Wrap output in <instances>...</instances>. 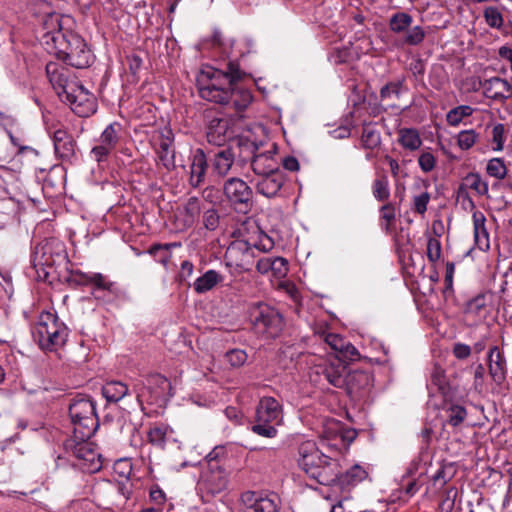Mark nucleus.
<instances>
[{"mask_svg":"<svg viewBox=\"0 0 512 512\" xmlns=\"http://www.w3.org/2000/svg\"><path fill=\"white\" fill-rule=\"evenodd\" d=\"M251 323L256 333L274 338L278 336L283 327L281 314L267 304H258L251 309Z\"/></svg>","mask_w":512,"mask_h":512,"instance_id":"obj_7","label":"nucleus"},{"mask_svg":"<svg viewBox=\"0 0 512 512\" xmlns=\"http://www.w3.org/2000/svg\"><path fill=\"white\" fill-rule=\"evenodd\" d=\"M370 382V377L366 372L363 371H348V381L347 385L344 387L346 388L350 393L363 388L365 386H368Z\"/></svg>","mask_w":512,"mask_h":512,"instance_id":"obj_38","label":"nucleus"},{"mask_svg":"<svg viewBox=\"0 0 512 512\" xmlns=\"http://www.w3.org/2000/svg\"><path fill=\"white\" fill-rule=\"evenodd\" d=\"M155 151L159 162L167 171L176 168L174 134L171 129L165 128L160 132L158 148Z\"/></svg>","mask_w":512,"mask_h":512,"instance_id":"obj_20","label":"nucleus"},{"mask_svg":"<svg viewBox=\"0 0 512 512\" xmlns=\"http://www.w3.org/2000/svg\"><path fill=\"white\" fill-rule=\"evenodd\" d=\"M284 183V175L281 170L260 175L255 183L256 191L265 197L271 198L277 195Z\"/></svg>","mask_w":512,"mask_h":512,"instance_id":"obj_24","label":"nucleus"},{"mask_svg":"<svg viewBox=\"0 0 512 512\" xmlns=\"http://www.w3.org/2000/svg\"><path fill=\"white\" fill-rule=\"evenodd\" d=\"M455 475V468L452 463L442 464L436 473L432 476V482L435 487L442 488Z\"/></svg>","mask_w":512,"mask_h":512,"instance_id":"obj_36","label":"nucleus"},{"mask_svg":"<svg viewBox=\"0 0 512 512\" xmlns=\"http://www.w3.org/2000/svg\"><path fill=\"white\" fill-rule=\"evenodd\" d=\"M234 137L232 121L229 118H212L206 126L207 142L214 146H223Z\"/></svg>","mask_w":512,"mask_h":512,"instance_id":"obj_18","label":"nucleus"},{"mask_svg":"<svg viewBox=\"0 0 512 512\" xmlns=\"http://www.w3.org/2000/svg\"><path fill=\"white\" fill-rule=\"evenodd\" d=\"M405 90L404 80L392 81L384 85L380 90L381 100H390L392 98H399Z\"/></svg>","mask_w":512,"mask_h":512,"instance_id":"obj_41","label":"nucleus"},{"mask_svg":"<svg viewBox=\"0 0 512 512\" xmlns=\"http://www.w3.org/2000/svg\"><path fill=\"white\" fill-rule=\"evenodd\" d=\"M478 134L475 130H463L458 133L457 144L462 150L470 149L477 141Z\"/></svg>","mask_w":512,"mask_h":512,"instance_id":"obj_47","label":"nucleus"},{"mask_svg":"<svg viewBox=\"0 0 512 512\" xmlns=\"http://www.w3.org/2000/svg\"><path fill=\"white\" fill-rule=\"evenodd\" d=\"M380 217L384 221V223H381V227L386 232H389L391 230V227H392L395 219H396L395 205L391 202L384 204L380 208Z\"/></svg>","mask_w":512,"mask_h":512,"instance_id":"obj_44","label":"nucleus"},{"mask_svg":"<svg viewBox=\"0 0 512 512\" xmlns=\"http://www.w3.org/2000/svg\"><path fill=\"white\" fill-rule=\"evenodd\" d=\"M413 18L406 12H398L391 16L389 28L396 34L405 32L403 43L410 46H417L423 42L426 33L421 26L411 27Z\"/></svg>","mask_w":512,"mask_h":512,"instance_id":"obj_13","label":"nucleus"},{"mask_svg":"<svg viewBox=\"0 0 512 512\" xmlns=\"http://www.w3.org/2000/svg\"><path fill=\"white\" fill-rule=\"evenodd\" d=\"M223 193L235 211L246 214L251 210L253 206V191L241 178H228L223 184Z\"/></svg>","mask_w":512,"mask_h":512,"instance_id":"obj_9","label":"nucleus"},{"mask_svg":"<svg viewBox=\"0 0 512 512\" xmlns=\"http://www.w3.org/2000/svg\"><path fill=\"white\" fill-rule=\"evenodd\" d=\"M170 389V382L162 375L154 374L147 378V383L140 388L139 385L134 387L137 401L142 404L143 401L154 403L163 397L167 390Z\"/></svg>","mask_w":512,"mask_h":512,"instance_id":"obj_16","label":"nucleus"},{"mask_svg":"<svg viewBox=\"0 0 512 512\" xmlns=\"http://www.w3.org/2000/svg\"><path fill=\"white\" fill-rule=\"evenodd\" d=\"M471 347L464 343H456L453 347V355L459 359H467L471 355Z\"/></svg>","mask_w":512,"mask_h":512,"instance_id":"obj_59","label":"nucleus"},{"mask_svg":"<svg viewBox=\"0 0 512 512\" xmlns=\"http://www.w3.org/2000/svg\"><path fill=\"white\" fill-rule=\"evenodd\" d=\"M324 341L331 347L335 352H341L344 350L346 340L338 334L328 333L325 336Z\"/></svg>","mask_w":512,"mask_h":512,"instance_id":"obj_55","label":"nucleus"},{"mask_svg":"<svg viewBox=\"0 0 512 512\" xmlns=\"http://www.w3.org/2000/svg\"><path fill=\"white\" fill-rule=\"evenodd\" d=\"M430 380L439 390L444 389L446 385L444 370L439 366H435L431 372Z\"/></svg>","mask_w":512,"mask_h":512,"instance_id":"obj_57","label":"nucleus"},{"mask_svg":"<svg viewBox=\"0 0 512 512\" xmlns=\"http://www.w3.org/2000/svg\"><path fill=\"white\" fill-rule=\"evenodd\" d=\"M203 223L208 230L216 229L219 223V215L217 211L215 209L206 210L203 216Z\"/></svg>","mask_w":512,"mask_h":512,"instance_id":"obj_56","label":"nucleus"},{"mask_svg":"<svg viewBox=\"0 0 512 512\" xmlns=\"http://www.w3.org/2000/svg\"><path fill=\"white\" fill-rule=\"evenodd\" d=\"M227 362L234 368L243 366L247 361V354L241 349H232L225 354Z\"/></svg>","mask_w":512,"mask_h":512,"instance_id":"obj_49","label":"nucleus"},{"mask_svg":"<svg viewBox=\"0 0 512 512\" xmlns=\"http://www.w3.org/2000/svg\"><path fill=\"white\" fill-rule=\"evenodd\" d=\"M189 161V184L193 188H197L204 183L210 162H208L207 157L201 148H197L191 153Z\"/></svg>","mask_w":512,"mask_h":512,"instance_id":"obj_22","label":"nucleus"},{"mask_svg":"<svg viewBox=\"0 0 512 512\" xmlns=\"http://www.w3.org/2000/svg\"><path fill=\"white\" fill-rule=\"evenodd\" d=\"M69 415L78 439H89L96 431L98 418L95 404L86 395H77L69 404Z\"/></svg>","mask_w":512,"mask_h":512,"instance_id":"obj_5","label":"nucleus"},{"mask_svg":"<svg viewBox=\"0 0 512 512\" xmlns=\"http://www.w3.org/2000/svg\"><path fill=\"white\" fill-rule=\"evenodd\" d=\"M212 174L224 178L235 172V155L231 148H225L217 151L209 160Z\"/></svg>","mask_w":512,"mask_h":512,"instance_id":"obj_23","label":"nucleus"},{"mask_svg":"<svg viewBox=\"0 0 512 512\" xmlns=\"http://www.w3.org/2000/svg\"><path fill=\"white\" fill-rule=\"evenodd\" d=\"M242 71L235 62H229L225 71L205 66L197 76V87L202 99L219 105H230L237 112L245 110L252 101L248 89L238 87Z\"/></svg>","mask_w":512,"mask_h":512,"instance_id":"obj_1","label":"nucleus"},{"mask_svg":"<svg viewBox=\"0 0 512 512\" xmlns=\"http://www.w3.org/2000/svg\"><path fill=\"white\" fill-rule=\"evenodd\" d=\"M86 440L69 441L66 447L71 449L73 456L77 459V466L87 473H96L102 468L101 454Z\"/></svg>","mask_w":512,"mask_h":512,"instance_id":"obj_12","label":"nucleus"},{"mask_svg":"<svg viewBox=\"0 0 512 512\" xmlns=\"http://www.w3.org/2000/svg\"><path fill=\"white\" fill-rule=\"evenodd\" d=\"M298 466L321 485H331L338 473V459L322 453L315 442L305 441L298 448Z\"/></svg>","mask_w":512,"mask_h":512,"instance_id":"obj_3","label":"nucleus"},{"mask_svg":"<svg viewBox=\"0 0 512 512\" xmlns=\"http://www.w3.org/2000/svg\"><path fill=\"white\" fill-rule=\"evenodd\" d=\"M473 111V108L469 105H460L447 113L446 120L449 125L457 126L464 118L471 116Z\"/></svg>","mask_w":512,"mask_h":512,"instance_id":"obj_40","label":"nucleus"},{"mask_svg":"<svg viewBox=\"0 0 512 512\" xmlns=\"http://www.w3.org/2000/svg\"><path fill=\"white\" fill-rule=\"evenodd\" d=\"M283 421L281 404L273 397H262L256 407L255 423L251 431L259 436L274 438L276 426Z\"/></svg>","mask_w":512,"mask_h":512,"instance_id":"obj_6","label":"nucleus"},{"mask_svg":"<svg viewBox=\"0 0 512 512\" xmlns=\"http://www.w3.org/2000/svg\"><path fill=\"white\" fill-rule=\"evenodd\" d=\"M241 500L250 512H278L279 498L275 493L246 491Z\"/></svg>","mask_w":512,"mask_h":512,"instance_id":"obj_17","label":"nucleus"},{"mask_svg":"<svg viewBox=\"0 0 512 512\" xmlns=\"http://www.w3.org/2000/svg\"><path fill=\"white\" fill-rule=\"evenodd\" d=\"M183 225L192 227L198 220L201 213V202L197 197H191L187 200L182 209Z\"/></svg>","mask_w":512,"mask_h":512,"instance_id":"obj_32","label":"nucleus"},{"mask_svg":"<svg viewBox=\"0 0 512 512\" xmlns=\"http://www.w3.org/2000/svg\"><path fill=\"white\" fill-rule=\"evenodd\" d=\"M486 23L492 28H501L503 26V16L498 8L489 6L484 10Z\"/></svg>","mask_w":512,"mask_h":512,"instance_id":"obj_48","label":"nucleus"},{"mask_svg":"<svg viewBox=\"0 0 512 512\" xmlns=\"http://www.w3.org/2000/svg\"><path fill=\"white\" fill-rule=\"evenodd\" d=\"M430 198H431V196L427 191L421 192L420 194L415 195L413 197L412 209L416 213L423 215L427 210V205L430 201Z\"/></svg>","mask_w":512,"mask_h":512,"instance_id":"obj_50","label":"nucleus"},{"mask_svg":"<svg viewBox=\"0 0 512 512\" xmlns=\"http://www.w3.org/2000/svg\"><path fill=\"white\" fill-rule=\"evenodd\" d=\"M483 89L485 94L493 99L508 98L512 95V85L507 80L499 77L485 80Z\"/></svg>","mask_w":512,"mask_h":512,"instance_id":"obj_29","label":"nucleus"},{"mask_svg":"<svg viewBox=\"0 0 512 512\" xmlns=\"http://www.w3.org/2000/svg\"><path fill=\"white\" fill-rule=\"evenodd\" d=\"M288 272V262L283 257H274L271 273L276 278H283Z\"/></svg>","mask_w":512,"mask_h":512,"instance_id":"obj_51","label":"nucleus"},{"mask_svg":"<svg viewBox=\"0 0 512 512\" xmlns=\"http://www.w3.org/2000/svg\"><path fill=\"white\" fill-rule=\"evenodd\" d=\"M203 484L207 492L212 495L219 494L227 489V474L220 468L211 469L204 475Z\"/></svg>","mask_w":512,"mask_h":512,"instance_id":"obj_27","label":"nucleus"},{"mask_svg":"<svg viewBox=\"0 0 512 512\" xmlns=\"http://www.w3.org/2000/svg\"><path fill=\"white\" fill-rule=\"evenodd\" d=\"M399 143L405 149L414 151L421 146L422 140L415 129L403 128L399 131Z\"/></svg>","mask_w":512,"mask_h":512,"instance_id":"obj_35","label":"nucleus"},{"mask_svg":"<svg viewBox=\"0 0 512 512\" xmlns=\"http://www.w3.org/2000/svg\"><path fill=\"white\" fill-rule=\"evenodd\" d=\"M508 169L502 158H492L487 162L486 173L497 180H503Z\"/></svg>","mask_w":512,"mask_h":512,"instance_id":"obj_39","label":"nucleus"},{"mask_svg":"<svg viewBox=\"0 0 512 512\" xmlns=\"http://www.w3.org/2000/svg\"><path fill=\"white\" fill-rule=\"evenodd\" d=\"M447 423L453 427L459 426L466 418L467 411L463 406L451 405L447 410Z\"/></svg>","mask_w":512,"mask_h":512,"instance_id":"obj_45","label":"nucleus"},{"mask_svg":"<svg viewBox=\"0 0 512 512\" xmlns=\"http://www.w3.org/2000/svg\"><path fill=\"white\" fill-rule=\"evenodd\" d=\"M488 361L490 376L494 382L501 384L506 378L507 364L503 353H501L497 346H494L490 349Z\"/></svg>","mask_w":512,"mask_h":512,"instance_id":"obj_25","label":"nucleus"},{"mask_svg":"<svg viewBox=\"0 0 512 512\" xmlns=\"http://www.w3.org/2000/svg\"><path fill=\"white\" fill-rule=\"evenodd\" d=\"M312 375L318 377L313 380L319 384L326 381L336 388H344L348 381V368L338 357L321 359L312 368Z\"/></svg>","mask_w":512,"mask_h":512,"instance_id":"obj_8","label":"nucleus"},{"mask_svg":"<svg viewBox=\"0 0 512 512\" xmlns=\"http://www.w3.org/2000/svg\"><path fill=\"white\" fill-rule=\"evenodd\" d=\"M121 125L119 123L109 124L101 133L97 144L91 150V156L98 163L107 160L119 142Z\"/></svg>","mask_w":512,"mask_h":512,"instance_id":"obj_15","label":"nucleus"},{"mask_svg":"<svg viewBox=\"0 0 512 512\" xmlns=\"http://www.w3.org/2000/svg\"><path fill=\"white\" fill-rule=\"evenodd\" d=\"M273 260L274 257L270 256L260 258L256 264L257 271L261 274H267L271 272L273 268Z\"/></svg>","mask_w":512,"mask_h":512,"instance_id":"obj_60","label":"nucleus"},{"mask_svg":"<svg viewBox=\"0 0 512 512\" xmlns=\"http://www.w3.org/2000/svg\"><path fill=\"white\" fill-rule=\"evenodd\" d=\"M473 220V234L475 245L481 251H487L490 248L489 232L486 228V217L478 210L472 214Z\"/></svg>","mask_w":512,"mask_h":512,"instance_id":"obj_26","label":"nucleus"},{"mask_svg":"<svg viewBox=\"0 0 512 512\" xmlns=\"http://www.w3.org/2000/svg\"><path fill=\"white\" fill-rule=\"evenodd\" d=\"M150 499L155 504L162 505L166 500L165 493L159 487H154L150 490Z\"/></svg>","mask_w":512,"mask_h":512,"instance_id":"obj_62","label":"nucleus"},{"mask_svg":"<svg viewBox=\"0 0 512 512\" xmlns=\"http://www.w3.org/2000/svg\"><path fill=\"white\" fill-rule=\"evenodd\" d=\"M464 186L474 190L478 195L488 193V183L483 181L479 173H469L464 178Z\"/></svg>","mask_w":512,"mask_h":512,"instance_id":"obj_42","label":"nucleus"},{"mask_svg":"<svg viewBox=\"0 0 512 512\" xmlns=\"http://www.w3.org/2000/svg\"><path fill=\"white\" fill-rule=\"evenodd\" d=\"M491 142L493 144L492 150L499 152L504 149L505 143V127L503 124L498 123L492 128Z\"/></svg>","mask_w":512,"mask_h":512,"instance_id":"obj_46","label":"nucleus"},{"mask_svg":"<svg viewBox=\"0 0 512 512\" xmlns=\"http://www.w3.org/2000/svg\"><path fill=\"white\" fill-rule=\"evenodd\" d=\"M46 74L60 98L69 90L70 85L77 82L71 79L70 70L57 62L46 64Z\"/></svg>","mask_w":512,"mask_h":512,"instance_id":"obj_19","label":"nucleus"},{"mask_svg":"<svg viewBox=\"0 0 512 512\" xmlns=\"http://www.w3.org/2000/svg\"><path fill=\"white\" fill-rule=\"evenodd\" d=\"M34 341L46 351L62 347L68 338V328L55 313L42 312L33 331Z\"/></svg>","mask_w":512,"mask_h":512,"instance_id":"obj_4","label":"nucleus"},{"mask_svg":"<svg viewBox=\"0 0 512 512\" xmlns=\"http://www.w3.org/2000/svg\"><path fill=\"white\" fill-rule=\"evenodd\" d=\"M172 430L164 424H159L151 427L148 431L147 437L149 443L159 448H164L168 436Z\"/></svg>","mask_w":512,"mask_h":512,"instance_id":"obj_34","label":"nucleus"},{"mask_svg":"<svg viewBox=\"0 0 512 512\" xmlns=\"http://www.w3.org/2000/svg\"><path fill=\"white\" fill-rule=\"evenodd\" d=\"M255 250L247 241H233L227 248L225 260L227 265L242 271H249L254 263Z\"/></svg>","mask_w":512,"mask_h":512,"instance_id":"obj_14","label":"nucleus"},{"mask_svg":"<svg viewBox=\"0 0 512 512\" xmlns=\"http://www.w3.org/2000/svg\"><path fill=\"white\" fill-rule=\"evenodd\" d=\"M372 193L376 200L387 201L390 197L389 181L387 176L377 177L372 184Z\"/></svg>","mask_w":512,"mask_h":512,"instance_id":"obj_37","label":"nucleus"},{"mask_svg":"<svg viewBox=\"0 0 512 512\" xmlns=\"http://www.w3.org/2000/svg\"><path fill=\"white\" fill-rule=\"evenodd\" d=\"M441 256V244L436 238H429L427 242V257L431 262H436Z\"/></svg>","mask_w":512,"mask_h":512,"instance_id":"obj_52","label":"nucleus"},{"mask_svg":"<svg viewBox=\"0 0 512 512\" xmlns=\"http://www.w3.org/2000/svg\"><path fill=\"white\" fill-rule=\"evenodd\" d=\"M53 142L55 152L60 158L69 159L74 155L75 142L65 130H56L53 133Z\"/></svg>","mask_w":512,"mask_h":512,"instance_id":"obj_28","label":"nucleus"},{"mask_svg":"<svg viewBox=\"0 0 512 512\" xmlns=\"http://www.w3.org/2000/svg\"><path fill=\"white\" fill-rule=\"evenodd\" d=\"M46 25L58 27V29L49 30L43 35V45L48 53L77 69L90 66L93 54L83 38L72 31H64L58 16H52Z\"/></svg>","mask_w":512,"mask_h":512,"instance_id":"obj_2","label":"nucleus"},{"mask_svg":"<svg viewBox=\"0 0 512 512\" xmlns=\"http://www.w3.org/2000/svg\"><path fill=\"white\" fill-rule=\"evenodd\" d=\"M171 246H176V244H155L150 247L148 252L157 262L161 263L163 266H167L171 259V253L169 251Z\"/></svg>","mask_w":512,"mask_h":512,"instance_id":"obj_43","label":"nucleus"},{"mask_svg":"<svg viewBox=\"0 0 512 512\" xmlns=\"http://www.w3.org/2000/svg\"><path fill=\"white\" fill-rule=\"evenodd\" d=\"M237 143L243 153L251 156V168L256 175H267L280 170L272 151L257 153V144L247 138H239Z\"/></svg>","mask_w":512,"mask_h":512,"instance_id":"obj_10","label":"nucleus"},{"mask_svg":"<svg viewBox=\"0 0 512 512\" xmlns=\"http://www.w3.org/2000/svg\"><path fill=\"white\" fill-rule=\"evenodd\" d=\"M283 167L289 171H297L299 162L295 157L289 156L283 159Z\"/></svg>","mask_w":512,"mask_h":512,"instance_id":"obj_64","label":"nucleus"},{"mask_svg":"<svg viewBox=\"0 0 512 512\" xmlns=\"http://www.w3.org/2000/svg\"><path fill=\"white\" fill-rule=\"evenodd\" d=\"M418 163L421 170L425 173L432 171L436 164L434 155L430 152H423L418 158Z\"/></svg>","mask_w":512,"mask_h":512,"instance_id":"obj_54","label":"nucleus"},{"mask_svg":"<svg viewBox=\"0 0 512 512\" xmlns=\"http://www.w3.org/2000/svg\"><path fill=\"white\" fill-rule=\"evenodd\" d=\"M368 477L367 470L359 465L355 464L349 469L342 472L340 462L338 461V473L336 479L331 485H335L342 490H350Z\"/></svg>","mask_w":512,"mask_h":512,"instance_id":"obj_21","label":"nucleus"},{"mask_svg":"<svg viewBox=\"0 0 512 512\" xmlns=\"http://www.w3.org/2000/svg\"><path fill=\"white\" fill-rule=\"evenodd\" d=\"M361 143L365 149L373 150L381 144L380 131L375 124L365 123L362 129Z\"/></svg>","mask_w":512,"mask_h":512,"instance_id":"obj_33","label":"nucleus"},{"mask_svg":"<svg viewBox=\"0 0 512 512\" xmlns=\"http://www.w3.org/2000/svg\"><path fill=\"white\" fill-rule=\"evenodd\" d=\"M255 43L252 38L245 37L238 43V53L236 56H244L254 50Z\"/></svg>","mask_w":512,"mask_h":512,"instance_id":"obj_61","label":"nucleus"},{"mask_svg":"<svg viewBox=\"0 0 512 512\" xmlns=\"http://www.w3.org/2000/svg\"><path fill=\"white\" fill-rule=\"evenodd\" d=\"M90 283L94 290L105 291L110 290L112 283L108 282L101 273H91Z\"/></svg>","mask_w":512,"mask_h":512,"instance_id":"obj_53","label":"nucleus"},{"mask_svg":"<svg viewBox=\"0 0 512 512\" xmlns=\"http://www.w3.org/2000/svg\"><path fill=\"white\" fill-rule=\"evenodd\" d=\"M223 280L224 276L221 273L210 269L194 281L193 289L197 294H204L222 283Z\"/></svg>","mask_w":512,"mask_h":512,"instance_id":"obj_30","label":"nucleus"},{"mask_svg":"<svg viewBox=\"0 0 512 512\" xmlns=\"http://www.w3.org/2000/svg\"><path fill=\"white\" fill-rule=\"evenodd\" d=\"M61 99L68 103L72 111L80 117H88L96 111L94 96L78 82L70 85Z\"/></svg>","mask_w":512,"mask_h":512,"instance_id":"obj_11","label":"nucleus"},{"mask_svg":"<svg viewBox=\"0 0 512 512\" xmlns=\"http://www.w3.org/2000/svg\"><path fill=\"white\" fill-rule=\"evenodd\" d=\"M340 354H342L344 357L350 360H355L357 357H359L358 350L348 341H346L344 345V350L341 351Z\"/></svg>","mask_w":512,"mask_h":512,"instance_id":"obj_63","label":"nucleus"},{"mask_svg":"<svg viewBox=\"0 0 512 512\" xmlns=\"http://www.w3.org/2000/svg\"><path fill=\"white\" fill-rule=\"evenodd\" d=\"M274 247V241L266 234H262L259 240L253 245L254 250L268 252Z\"/></svg>","mask_w":512,"mask_h":512,"instance_id":"obj_58","label":"nucleus"},{"mask_svg":"<svg viewBox=\"0 0 512 512\" xmlns=\"http://www.w3.org/2000/svg\"><path fill=\"white\" fill-rule=\"evenodd\" d=\"M129 393L128 386L121 381H108L102 387V395L108 402H119Z\"/></svg>","mask_w":512,"mask_h":512,"instance_id":"obj_31","label":"nucleus"}]
</instances>
